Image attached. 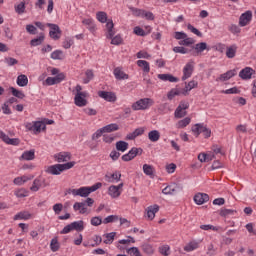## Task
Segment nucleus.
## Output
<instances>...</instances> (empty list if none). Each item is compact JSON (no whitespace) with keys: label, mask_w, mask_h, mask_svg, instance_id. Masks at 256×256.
<instances>
[{"label":"nucleus","mask_w":256,"mask_h":256,"mask_svg":"<svg viewBox=\"0 0 256 256\" xmlns=\"http://www.w3.org/2000/svg\"><path fill=\"white\" fill-rule=\"evenodd\" d=\"M145 133V129L143 128H136L133 132L126 135L127 141H133L134 139H137V137L143 135Z\"/></svg>","instance_id":"obj_25"},{"label":"nucleus","mask_w":256,"mask_h":256,"mask_svg":"<svg viewBox=\"0 0 256 256\" xmlns=\"http://www.w3.org/2000/svg\"><path fill=\"white\" fill-rule=\"evenodd\" d=\"M43 183H45V181H43V180L40 179V178H36V179L33 181V184H32V186L30 187V190H31V191H34V192L39 191V190L43 187Z\"/></svg>","instance_id":"obj_38"},{"label":"nucleus","mask_w":256,"mask_h":256,"mask_svg":"<svg viewBox=\"0 0 256 256\" xmlns=\"http://www.w3.org/2000/svg\"><path fill=\"white\" fill-rule=\"evenodd\" d=\"M50 249L53 251V253L59 251V241L57 238H53L50 242Z\"/></svg>","instance_id":"obj_54"},{"label":"nucleus","mask_w":256,"mask_h":256,"mask_svg":"<svg viewBox=\"0 0 256 256\" xmlns=\"http://www.w3.org/2000/svg\"><path fill=\"white\" fill-rule=\"evenodd\" d=\"M195 249H199V243L197 242H190L184 247V251H187V253H191Z\"/></svg>","instance_id":"obj_48"},{"label":"nucleus","mask_w":256,"mask_h":256,"mask_svg":"<svg viewBox=\"0 0 256 256\" xmlns=\"http://www.w3.org/2000/svg\"><path fill=\"white\" fill-rule=\"evenodd\" d=\"M187 109H189V103L185 101L180 102L174 112V116L176 117V119H183V117L187 115Z\"/></svg>","instance_id":"obj_7"},{"label":"nucleus","mask_w":256,"mask_h":256,"mask_svg":"<svg viewBox=\"0 0 256 256\" xmlns=\"http://www.w3.org/2000/svg\"><path fill=\"white\" fill-rule=\"evenodd\" d=\"M128 255L141 256V252H139V248L131 247L127 249Z\"/></svg>","instance_id":"obj_63"},{"label":"nucleus","mask_w":256,"mask_h":256,"mask_svg":"<svg viewBox=\"0 0 256 256\" xmlns=\"http://www.w3.org/2000/svg\"><path fill=\"white\" fill-rule=\"evenodd\" d=\"M103 141L104 143L111 144L115 141V136L113 134H104Z\"/></svg>","instance_id":"obj_59"},{"label":"nucleus","mask_w":256,"mask_h":256,"mask_svg":"<svg viewBox=\"0 0 256 256\" xmlns=\"http://www.w3.org/2000/svg\"><path fill=\"white\" fill-rule=\"evenodd\" d=\"M115 235H117V232H110V233L104 234L103 237L105 239L103 240V243H105V245H111V243L115 241Z\"/></svg>","instance_id":"obj_40"},{"label":"nucleus","mask_w":256,"mask_h":256,"mask_svg":"<svg viewBox=\"0 0 256 256\" xmlns=\"http://www.w3.org/2000/svg\"><path fill=\"white\" fill-rule=\"evenodd\" d=\"M236 211L233 209L224 208L220 211L221 217H229L230 215H235Z\"/></svg>","instance_id":"obj_56"},{"label":"nucleus","mask_w":256,"mask_h":256,"mask_svg":"<svg viewBox=\"0 0 256 256\" xmlns=\"http://www.w3.org/2000/svg\"><path fill=\"white\" fill-rule=\"evenodd\" d=\"M255 75V70L251 67H245L239 72V78L244 81H249Z\"/></svg>","instance_id":"obj_16"},{"label":"nucleus","mask_w":256,"mask_h":256,"mask_svg":"<svg viewBox=\"0 0 256 256\" xmlns=\"http://www.w3.org/2000/svg\"><path fill=\"white\" fill-rule=\"evenodd\" d=\"M33 159H35L34 149L24 151L19 158L20 161H33Z\"/></svg>","instance_id":"obj_23"},{"label":"nucleus","mask_w":256,"mask_h":256,"mask_svg":"<svg viewBox=\"0 0 256 256\" xmlns=\"http://www.w3.org/2000/svg\"><path fill=\"white\" fill-rule=\"evenodd\" d=\"M104 133L103 128L98 129L92 134V141H97V139L101 138Z\"/></svg>","instance_id":"obj_61"},{"label":"nucleus","mask_w":256,"mask_h":256,"mask_svg":"<svg viewBox=\"0 0 256 256\" xmlns=\"http://www.w3.org/2000/svg\"><path fill=\"white\" fill-rule=\"evenodd\" d=\"M142 250L146 253V255H153L155 253V249L151 244H143Z\"/></svg>","instance_id":"obj_51"},{"label":"nucleus","mask_w":256,"mask_h":256,"mask_svg":"<svg viewBox=\"0 0 256 256\" xmlns=\"http://www.w3.org/2000/svg\"><path fill=\"white\" fill-rule=\"evenodd\" d=\"M204 130H205V124L203 123H197L191 128V131L194 137H199V134L203 133Z\"/></svg>","instance_id":"obj_28"},{"label":"nucleus","mask_w":256,"mask_h":256,"mask_svg":"<svg viewBox=\"0 0 256 256\" xmlns=\"http://www.w3.org/2000/svg\"><path fill=\"white\" fill-rule=\"evenodd\" d=\"M51 59L57 60V59H63V51L61 50H55L51 53Z\"/></svg>","instance_id":"obj_60"},{"label":"nucleus","mask_w":256,"mask_h":256,"mask_svg":"<svg viewBox=\"0 0 256 256\" xmlns=\"http://www.w3.org/2000/svg\"><path fill=\"white\" fill-rule=\"evenodd\" d=\"M158 251L161 255H164V256L171 255V247L167 244L160 246Z\"/></svg>","instance_id":"obj_46"},{"label":"nucleus","mask_w":256,"mask_h":256,"mask_svg":"<svg viewBox=\"0 0 256 256\" xmlns=\"http://www.w3.org/2000/svg\"><path fill=\"white\" fill-rule=\"evenodd\" d=\"M199 83L195 80H191L190 82H188L185 85V88L182 89V95H184L185 97H187V95H189V91H192V89H196V87H198Z\"/></svg>","instance_id":"obj_22"},{"label":"nucleus","mask_w":256,"mask_h":256,"mask_svg":"<svg viewBox=\"0 0 256 256\" xmlns=\"http://www.w3.org/2000/svg\"><path fill=\"white\" fill-rule=\"evenodd\" d=\"M195 69V62L193 60H190L186 63V65L183 68V76L182 81H187L193 75V70Z\"/></svg>","instance_id":"obj_9"},{"label":"nucleus","mask_w":256,"mask_h":256,"mask_svg":"<svg viewBox=\"0 0 256 256\" xmlns=\"http://www.w3.org/2000/svg\"><path fill=\"white\" fill-rule=\"evenodd\" d=\"M191 123V118L186 117L180 121H178V123L176 124L177 129H185V127H187V125H189Z\"/></svg>","instance_id":"obj_45"},{"label":"nucleus","mask_w":256,"mask_h":256,"mask_svg":"<svg viewBox=\"0 0 256 256\" xmlns=\"http://www.w3.org/2000/svg\"><path fill=\"white\" fill-rule=\"evenodd\" d=\"M113 73L115 79H118L119 81L129 79V75L125 74L123 69H121L120 67L115 68Z\"/></svg>","instance_id":"obj_29"},{"label":"nucleus","mask_w":256,"mask_h":256,"mask_svg":"<svg viewBox=\"0 0 256 256\" xmlns=\"http://www.w3.org/2000/svg\"><path fill=\"white\" fill-rule=\"evenodd\" d=\"M104 133H113V131H119V125L117 123L108 124L102 127Z\"/></svg>","instance_id":"obj_41"},{"label":"nucleus","mask_w":256,"mask_h":256,"mask_svg":"<svg viewBox=\"0 0 256 256\" xmlns=\"http://www.w3.org/2000/svg\"><path fill=\"white\" fill-rule=\"evenodd\" d=\"M143 173L145 175H148V177H153V173H155V169L149 164H144Z\"/></svg>","instance_id":"obj_47"},{"label":"nucleus","mask_w":256,"mask_h":256,"mask_svg":"<svg viewBox=\"0 0 256 256\" xmlns=\"http://www.w3.org/2000/svg\"><path fill=\"white\" fill-rule=\"evenodd\" d=\"M62 81H65V74L64 73H60L54 77H48L45 80L46 85L48 86H53V85H59V83H61Z\"/></svg>","instance_id":"obj_14"},{"label":"nucleus","mask_w":256,"mask_h":256,"mask_svg":"<svg viewBox=\"0 0 256 256\" xmlns=\"http://www.w3.org/2000/svg\"><path fill=\"white\" fill-rule=\"evenodd\" d=\"M90 223L93 227H99L103 223V219L99 216L92 217Z\"/></svg>","instance_id":"obj_55"},{"label":"nucleus","mask_w":256,"mask_h":256,"mask_svg":"<svg viewBox=\"0 0 256 256\" xmlns=\"http://www.w3.org/2000/svg\"><path fill=\"white\" fill-rule=\"evenodd\" d=\"M33 219V214L29 211H21L14 216V221H29Z\"/></svg>","instance_id":"obj_18"},{"label":"nucleus","mask_w":256,"mask_h":256,"mask_svg":"<svg viewBox=\"0 0 256 256\" xmlns=\"http://www.w3.org/2000/svg\"><path fill=\"white\" fill-rule=\"evenodd\" d=\"M75 42L73 41V38H66L63 41V47L64 49H71V46L74 44Z\"/></svg>","instance_id":"obj_64"},{"label":"nucleus","mask_w":256,"mask_h":256,"mask_svg":"<svg viewBox=\"0 0 256 256\" xmlns=\"http://www.w3.org/2000/svg\"><path fill=\"white\" fill-rule=\"evenodd\" d=\"M207 201H209V196L206 193H197L194 196V203H196V205H203L207 203Z\"/></svg>","instance_id":"obj_21"},{"label":"nucleus","mask_w":256,"mask_h":256,"mask_svg":"<svg viewBox=\"0 0 256 256\" xmlns=\"http://www.w3.org/2000/svg\"><path fill=\"white\" fill-rule=\"evenodd\" d=\"M115 221H119V216L109 215L106 218H104L103 223L104 225H107L108 223H115Z\"/></svg>","instance_id":"obj_53"},{"label":"nucleus","mask_w":256,"mask_h":256,"mask_svg":"<svg viewBox=\"0 0 256 256\" xmlns=\"http://www.w3.org/2000/svg\"><path fill=\"white\" fill-rule=\"evenodd\" d=\"M98 97H101L104 101H108V103H115L117 101V95L114 92L99 91Z\"/></svg>","instance_id":"obj_15"},{"label":"nucleus","mask_w":256,"mask_h":256,"mask_svg":"<svg viewBox=\"0 0 256 256\" xmlns=\"http://www.w3.org/2000/svg\"><path fill=\"white\" fill-rule=\"evenodd\" d=\"M106 37L111 39V45H121L123 43V37L120 34L115 36V24L113 20H109L106 24Z\"/></svg>","instance_id":"obj_2"},{"label":"nucleus","mask_w":256,"mask_h":256,"mask_svg":"<svg viewBox=\"0 0 256 256\" xmlns=\"http://www.w3.org/2000/svg\"><path fill=\"white\" fill-rule=\"evenodd\" d=\"M158 79H160V81H169L170 83H177V81H179V78L171 74H158Z\"/></svg>","instance_id":"obj_31"},{"label":"nucleus","mask_w":256,"mask_h":256,"mask_svg":"<svg viewBox=\"0 0 256 256\" xmlns=\"http://www.w3.org/2000/svg\"><path fill=\"white\" fill-rule=\"evenodd\" d=\"M235 75H237V71L235 69L229 70L224 74H221L218 78H216V81H221L223 83L225 81H229V79H232V77H235Z\"/></svg>","instance_id":"obj_19"},{"label":"nucleus","mask_w":256,"mask_h":256,"mask_svg":"<svg viewBox=\"0 0 256 256\" xmlns=\"http://www.w3.org/2000/svg\"><path fill=\"white\" fill-rule=\"evenodd\" d=\"M73 209L74 211H79L81 215H85V213H87V204L84 202H76L73 205Z\"/></svg>","instance_id":"obj_30"},{"label":"nucleus","mask_w":256,"mask_h":256,"mask_svg":"<svg viewBox=\"0 0 256 256\" xmlns=\"http://www.w3.org/2000/svg\"><path fill=\"white\" fill-rule=\"evenodd\" d=\"M73 167H75V162H68L65 164H54L49 166L46 172H48L50 175H61L63 171L73 169Z\"/></svg>","instance_id":"obj_3"},{"label":"nucleus","mask_w":256,"mask_h":256,"mask_svg":"<svg viewBox=\"0 0 256 256\" xmlns=\"http://www.w3.org/2000/svg\"><path fill=\"white\" fill-rule=\"evenodd\" d=\"M180 191H183V186L173 183L168 186H166L163 190L162 193L163 195H177Z\"/></svg>","instance_id":"obj_8"},{"label":"nucleus","mask_w":256,"mask_h":256,"mask_svg":"<svg viewBox=\"0 0 256 256\" xmlns=\"http://www.w3.org/2000/svg\"><path fill=\"white\" fill-rule=\"evenodd\" d=\"M193 43H195V40L188 36H186L185 38H182L179 41V45H184L185 47H189V45H193Z\"/></svg>","instance_id":"obj_50"},{"label":"nucleus","mask_w":256,"mask_h":256,"mask_svg":"<svg viewBox=\"0 0 256 256\" xmlns=\"http://www.w3.org/2000/svg\"><path fill=\"white\" fill-rule=\"evenodd\" d=\"M89 93L83 91L82 94H75L74 103L77 107H85L87 105V96Z\"/></svg>","instance_id":"obj_12"},{"label":"nucleus","mask_w":256,"mask_h":256,"mask_svg":"<svg viewBox=\"0 0 256 256\" xmlns=\"http://www.w3.org/2000/svg\"><path fill=\"white\" fill-rule=\"evenodd\" d=\"M124 183L121 182L118 185H111L108 187V195L111 199H119L121 197V193H123Z\"/></svg>","instance_id":"obj_6"},{"label":"nucleus","mask_w":256,"mask_h":256,"mask_svg":"<svg viewBox=\"0 0 256 256\" xmlns=\"http://www.w3.org/2000/svg\"><path fill=\"white\" fill-rule=\"evenodd\" d=\"M26 31L30 35H37V27L33 26V24L26 25Z\"/></svg>","instance_id":"obj_62"},{"label":"nucleus","mask_w":256,"mask_h":256,"mask_svg":"<svg viewBox=\"0 0 256 256\" xmlns=\"http://www.w3.org/2000/svg\"><path fill=\"white\" fill-rule=\"evenodd\" d=\"M132 15H134V17H141V19H143V13L145 10L143 9H138V8H135V7H129Z\"/></svg>","instance_id":"obj_52"},{"label":"nucleus","mask_w":256,"mask_h":256,"mask_svg":"<svg viewBox=\"0 0 256 256\" xmlns=\"http://www.w3.org/2000/svg\"><path fill=\"white\" fill-rule=\"evenodd\" d=\"M4 62L6 63V65H8V67H13V65H17V63H19V61L13 57L5 58Z\"/></svg>","instance_id":"obj_58"},{"label":"nucleus","mask_w":256,"mask_h":256,"mask_svg":"<svg viewBox=\"0 0 256 256\" xmlns=\"http://www.w3.org/2000/svg\"><path fill=\"white\" fill-rule=\"evenodd\" d=\"M47 128V125H45V122L43 121H34V133L37 135V133H41V131H45Z\"/></svg>","instance_id":"obj_36"},{"label":"nucleus","mask_w":256,"mask_h":256,"mask_svg":"<svg viewBox=\"0 0 256 256\" xmlns=\"http://www.w3.org/2000/svg\"><path fill=\"white\" fill-rule=\"evenodd\" d=\"M10 91L14 97H17V99H25V93H23V91L17 90L14 87H11Z\"/></svg>","instance_id":"obj_49"},{"label":"nucleus","mask_w":256,"mask_h":256,"mask_svg":"<svg viewBox=\"0 0 256 256\" xmlns=\"http://www.w3.org/2000/svg\"><path fill=\"white\" fill-rule=\"evenodd\" d=\"M179 95H183V90L178 88H173L168 92L167 99H169V101H172V99H175V97Z\"/></svg>","instance_id":"obj_37"},{"label":"nucleus","mask_w":256,"mask_h":256,"mask_svg":"<svg viewBox=\"0 0 256 256\" xmlns=\"http://www.w3.org/2000/svg\"><path fill=\"white\" fill-rule=\"evenodd\" d=\"M31 179H33V176H20V177H16L13 180L14 185H18V187H21V185H25V183H27V181H31Z\"/></svg>","instance_id":"obj_27"},{"label":"nucleus","mask_w":256,"mask_h":256,"mask_svg":"<svg viewBox=\"0 0 256 256\" xmlns=\"http://www.w3.org/2000/svg\"><path fill=\"white\" fill-rule=\"evenodd\" d=\"M15 11L18 13V15H23V13H25V2H20L18 5H16Z\"/></svg>","instance_id":"obj_57"},{"label":"nucleus","mask_w":256,"mask_h":256,"mask_svg":"<svg viewBox=\"0 0 256 256\" xmlns=\"http://www.w3.org/2000/svg\"><path fill=\"white\" fill-rule=\"evenodd\" d=\"M138 67H140L144 73H149L151 71V67L149 66V62L145 60H138L137 62Z\"/></svg>","instance_id":"obj_42"},{"label":"nucleus","mask_w":256,"mask_h":256,"mask_svg":"<svg viewBox=\"0 0 256 256\" xmlns=\"http://www.w3.org/2000/svg\"><path fill=\"white\" fill-rule=\"evenodd\" d=\"M43 41H45V34L41 33L38 37L30 41V45L31 47H39V45H43Z\"/></svg>","instance_id":"obj_35"},{"label":"nucleus","mask_w":256,"mask_h":256,"mask_svg":"<svg viewBox=\"0 0 256 256\" xmlns=\"http://www.w3.org/2000/svg\"><path fill=\"white\" fill-rule=\"evenodd\" d=\"M16 83L18 87H27L29 85V78H27V75L21 74L17 77Z\"/></svg>","instance_id":"obj_33"},{"label":"nucleus","mask_w":256,"mask_h":256,"mask_svg":"<svg viewBox=\"0 0 256 256\" xmlns=\"http://www.w3.org/2000/svg\"><path fill=\"white\" fill-rule=\"evenodd\" d=\"M102 187L103 184L101 182H97L92 186H83L78 189H70L69 193H71V195H73L74 197H87L88 195H91V193H95L97 189H101Z\"/></svg>","instance_id":"obj_1"},{"label":"nucleus","mask_w":256,"mask_h":256,"mask_svg":"<svg viewBox=\"0 0 256 256\" xmlns=\"http://www.w3.org/2000/svg\"><path fill=\"white\" fill-rule=\"evenodd\" d=\"M55 159L58 161V163H65L71 160V154L68 152H60L55 155Z\"/></svg>","instance_id":"obj_26"},{"label":"nucleus","mask_w":256,"mask_h":256,"mask_svg":"<svg viewBox=\"0 0 256 256\" xmlns=\"http://www.w3.org/2000/svg\"><path fill=\"white\" fill-rule=\"evenodd\" d=\"M252 19H253V12H251L250 10L241 14V16L239 18L240 27H247V25H249V23H251Z\"/></svg>","instance_id":"obj_13"},{"label":"nucleus","mask_w":256,"mask_h":256,"mask_svg":"<svg viewBox=\"0 0 256 256\" xmlns=\"http://www.w3.org/2000/svg\"><path fill=\"white\" fill-rule=\"evenodd\" d=\"M155 105V100L151 98H142L132 104L133 111H147Z\"/></svg>","instance_id":"obj_4"},{"label":"nucleus","mask_w":256,"mask_h":256,"mask_svg":"<svg viewBox=\"0 0 256 256\" xmlns=\"http://www.w3.org/2000/svg\"><path fill=\"white\" fill-rule=\"evenodd\" d=\"M107 183H119L121 181V172L115 171L114 173H107L105 175Z\"/></svg>","instance_id":"obj_17"},{"label":"nucleus","mask_w":256,"mask_h":256,"mask_svg":"<svg viewBox=\"0 0 256 256\" xmlns=\"http://www.w3.org/2000/svg\"><path fill=\"white\" fill-rule=\"evenodd\" d=\"M137 155H143V149L133 147L127 154L122 156V161H133Z\"/></svg>","instance_id":"obj_10"},{"label":"nucleus","mask_w":256,"mask_h":256,"mask_svg":"<svg viewBox=\"0 0 256 256\" xmlns=\"http://www.w3.org/2000/svg\"><path fill=\"white\" fill-rule=\"evenodd\" d=\"M85 230V222L83 220L80 221H74L68 225H66L61 230V235H67V233H71V231H77L78 233H81V231Z\"/></svg>","instance_id":"obj_5"},{"label":"nucleus","mask_w":256,"mask_h":256,"mask_svg":"<svg viewBox=\"0 0 256 256\" xmlns=\"http://www.w3.org/2000/svg\"><path fill=\"white\" fill-rule=\"evenodd\" d=\"M194 49H195L197 55H201V53H203V51H206V49H207V43H205V42L197 43V44L194 46Z\"/></svg>","instance_id":"obj_43"},{"label":"nucleus","mask_w":256,"mask_h":256,"mask_svg":"<svg viewBox=\"0 0 256 256\" xmlns=\"http://www.w3.org/2000/svg\"><path fill=\"white\" fill-rule=\"evenodd\" d=\"M237 55V45L233 44L226 48V57L228 59H234Z\"/></svg>","instance_id":"obj_32"},{"label":"nucleus","mask_w":256,"mask_h":256,"mask_svg":"<svg viewBox=\"0 0 256 256\" xmlns=\"http://www.w3.org/2000/svg\"><path fill=\"white\" fill-rule=\"evenodd\" d=\"M127 149H129V143L120 140L118 142H116V151H120L121 153H125V151H127Z\"/></svg>","instance_id":"obj_39"},{"label":"nucleus","mask_w":256,"mask_h":256,"mask_svg":"<svg viewBox=\"0 0 256 256\" xmlns=\"http://www.w3.org/2000/svg\"><path fill=\"white\" fill-rule=\"evenodd\" d=\"M46 25L50 27L49 36L51 39H54V41L61 39V28H59V25L51 23H47Z\"/></svg>","instance_id":"obj_11"},{"label":"nucleus","mask_w":256,"mask_h":256,"mask_svg":"<svg viewBox=\"0 0 256 256\" xmlns=\"http://www.w3.org/2000/svg\"><path fill=\"white\" fill-rule=\"evenodd\" d=\"M83 25H85L90 31V33H95L97 31V25H95V21L91 18H86L82 21Z\"/></svg>","instance_id":"obj_24"},{"label":"nucleus","mask_w":256,"mask_h":256,"mask_svg":"<svg viewBox=\"0 0 256 256\" xmlns=\"http://www.w3.org/2000/svg\"><path fill=\"white\" fill-rule=\"evenodd\" d=\"M158 212H159V205L155 204L153 206H149L146 209L147 219H149L150 221H153L155 219L156 213Z\"/></svg>","instance_id":"obj_20"},{"label":"nucleus","mask_w":256,"mask_h":256,"mask_svg":"<svg viewBox=\"0 0 256 256\" xmlns=\"http://www.w3.org/2000/svg\"><path fill=\"white\" fill-rule=\"evenodd\" d=\"M96 18L100 23H106V25L107 22L111 21V19H107V13L103 11L96 13Z\"/></svg>","instance_id":"obj_44"},{"label":"nucleus","mask_w":256,"mask_h":256,"mask_svg":"<svg viewBox=\"0 0 256 256\" xmlns=\"http://www.w3.org/2000/svg\"><path fill=\"white\" fill-rule=\"evenodd\" d=\"M148 139L152 143H157L161 139V133L158 130H152L148 133Z\"/></svg>","instance_id":"obj_34"}]
</instances>
